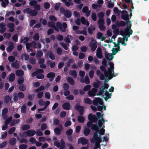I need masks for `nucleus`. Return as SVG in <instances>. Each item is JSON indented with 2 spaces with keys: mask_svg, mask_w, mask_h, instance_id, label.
<instances>
[{
  "mask_svg": "<svg viewBox=\"0 0 149 149\" xmlns=\"http://www.w3.org/2000/svg\"><path fill=\"white\" fill-rule=\"evenodd\" d=\"M56 26L57 27L63 32H65L68 26L67 25L65 22H63L62 24L61 22H57Z\"/></svg>",
  "mask_w": 149,
  "mask_h": 149,
  "instance_id": "1",
  "label": "nucleus"
},
{
  "mask_svg": "<svg viewBox=\"0 0 149 149\" xmlns=\"http://www.w3.org/2000/svg\"><path fill=\"white\" fill-rule=\"evenodd\" d=\"M24 13H26L27 14H30L31 16H34L38 14V12L35 10H32L31 9L27 8L24 9L23 10Z\"/></svg>",
  "mask_w": 149,
  "mask_h": 149,
  "instance_id": "2",
  "label": "nucleus"
},
{
  "mask_svg": "<svg viewBox=\"0 0 149 149\" xmlns=\"http://www.w3.org/2000/svg\"><path fill=\"white\" fill-rule=\"evenodd\" d=\"M36 133V131L34 130H29L23 132L22 134L24 137H26L27 136H32Z\"/></svg>",
  "mask_w": 149,
  "mask_h": 149,
  "instance_id": "3",
  "label": "nucleus"
},
{
  "mask_svg": "<svg viewBox=\"0 0 149 149\" xmlns=\"http://www.w3.org/2000/svg\"><path fill=\"white\" fill-rule=\"evenodd\" d=\"M74 108L77 111H79V114L82 115L84 112V108L83 106H80L79 103L76 104L74 107Z\"/></svg>",
  "mask_w": 149,
  "mask_h": 149,
  "instance_id": "4",
  "label": "nucleus"
},
{
  "mask_svg": "<svg viewBox=\"0 0 149 149\" xmlns=\"http://www.w3.org/2000/svg\"><path fill=\"white\" fill-rule=\"evenodd\" d=\"M91 42L89 44V47H91V49L93 52H94L96 50L97 47V41L94 40L93 38L91 39Z\"/></svg>",
  "mask_w": 149,
  "mask_h": 149,
  "instance_id": "5",
  "label": "nucleus"
},
{
  "mask_svg": "<svg viewBox=\"0 0 149 149\" xmlns=\"http://www.w3.org/2000/svg\"><path fill=\"white\" fill-rule=\"evenodd\" d=\"M121 13H122L121 16V19L126 21L127 23L129 22V15L128 12L126 10H123Z\"/></svg>",
  "mask_w": 149,
  "mask_h": 149,
  "instance_id": "6",
  "label": "nucleus"
},
{
  "mask_svg": "<svg viewBox=\"0 0 149 149\" xmlns=\"http://www.w3.org/2000/svg\"><path fill=\"white\" fill-rule=\"evenodd\" d=\"M93 103L95 106H97L98 104L102 105L103 104L102 98L100 97L95 98V99L93 100Z\"/></svg>",
  "mask_w": 149,
  "mask_h": 149,
  "instance_id": "7",
  "label": "nucleus"
},
{
  "mask_svg": "<svg viewBox=\"0 0 149 149\" xmlns=\"http://www.w3.org/2000/svg\"><path fill=\"white\" fill-rule=\"evenodd\" d=\"M88 119L93 122H97V118L95 115H93L92 113H90L88 116Z\"/></svg>",
  "mask_w": 149,
  "mask_h": 149,
  "instance_id": "8",
  "label": "nucleus"
},
{
  "mask_svg": "<svg viewBox=\"0 0 149 149\" xmlns=\"http://www.w3.org/2000/svg\"><path fill=\"white\" fill-rule=\"evenodd\" d=\"M88 140L83 137L79 138L78 140V143L79 144L81 143L83 145H86L88 144Z\"/></svg>",
  "mask_w": 149,
  "mask_h": 149,
  "instance_id": "9",
  "label": "nucleus"
},
{
  "mask_svg": "<svg viewBox=\"0 0 149 149\" xmlns=\"http://www.w3.org/2000/svg\"><path fill=\"white\" fill-rule=\"evenodd\" d=\"M8 44L9 45L6 48L7 51L8 52H10L14 48V44L10 41L8 42Z\"/></svg>",
  "mask_w": 149,
  "mask_h": 149,
  "instance_id": "10",
  "label": "nucleus"
},
{
  "mask_svg": "<svg viewBox=\"0 0 149 149\" xmlns=\"http://www.w3.org/2000/svg\"><path fill=\"white\" fill-rule=\"evenodd\" d=\"M8 112V109L7 108H4L2 110V116L4 119H6L7 117V114Z\"/></svg>",
  "mask_w": 149,
  "mask_h": 149,
  "instance_id": "11",
  "label": "nucleus"
},
{
  "mask_svg": "<svg viewBox=\"0 0 149 149\" xmlns=\"http://www.w3.org/2000/svg\"><path fill=\"white\" fill-rule=\"evenodd\" d=\"M47 26L49 27L53 28L56 31H58V29L56 27L55 22L52 21L49 22L47 23Z\"/></svg>",
  "mask_w": 149,
  "mask_h": 149,
  "instance_id": "12",
  "label": "nucleus"
},
{
  "mask_svg": "<svg viewBox=\"0 0 149 149\" xmlns=\"http://www.w3.org/2000/svg\"><path fill=\"white\" fill-rule=\"evenodd\" d=\"M62 107L64 109L68 110L70 109V105L68 102H65L63 104Z\"/></svg>",
  "mask_w": 149,
  "mask_h": 149,
  "instance_id": "13",
  "label": "nucleus"
},
{
  "mask_svg": "<svg viewBox=\"0 0 149 149\" xmlns=\"http://www.w3.org/2000/svg\"><path fill=\"white\" fill-rule=\"evenodd\" d=\"M97 38L99 39H101L102 41H103L106 39L105 37L103 36L102 34L100 32H98L97 33Z\"/></svg>",
  "mask_w": 149,
  "mask_h": 149,
  "instance_id": "14",
  "label": "nucleus"
},
{
  "mask_svg": "<svg viewBox=\"0 0 149 149\" xmlns=\"http://www.w3.org/2000/svg\"><path fill=\"white\" fill-rule=\"evenodd\" d=\"M115 23L118 27L120 26L123 27L125 26L126 25V23L123 21H121L119 22L118 21H116Z\"/></svg>",
  "mask_w": 149,
  "mask_h": 149,
  "instance_id": "15",
  "label": "nucleus"
},
{
  "mask_svg": "<svg viewBox=\"0 0 149 149\" xmlns=\"http://www.w3.org/2000/svg\"><path fill=\"white\" fill-rule=\"evenodd\" d=\"M16 74L18 77H21L24 75V72L21 70H17L16 71Z\"/></svg>",
  "mask_w": 149,
  "mask_h": 149,
  "instance_id": "16",
  "label": "nucleus"
},
{
  "mask_svg": "<svg viewBox=\"0 0 149 149\" xmlns=\"http://www.w3.org/2000/svg\"><path fill=\"white\" fill-rule=\"evenodd\" d=\"M129 29H127V28H126L125 29L124 31L120 30V34L122 36H127V34L128 33Z\"/></svg>",
  "mask_w": 149,
  "mask_h": 149,
  "instance_id": "17",
  "label": "nucleus"
},
{
  "mask_svg": "<svg viewBox=\"0 0 149 149\" xmlns=\"http://www.w3.org/2000/svg\"><path fill=\"white\" fill-rule=\"evenodd\" d=\"M11 66L12 67L16 69H18L19 68V64L17 63V60L15 62L12 63L11 64Z\"/></svg>",
  "mask_w": 149,
  "mask_h": 149,
  "instance_id": "18",
  "label": "nucleus"
},
{
  "mask_svg": "<svg viewBox=\"0 0 149 149\" xmlns=\"http://www.w3.org/2000/svg\"><path fill=\"white\" fill-rule=\"evenodd\" d=\"M91 132L90 130L87 128H85L84 130V134L85 136H87L90 134Z\"/></svg>",
  "mask_w": 149,
  "mask_h": 149,
  "instance_id": "19",
  "label": "nucleus"
},
{
  "mask_svg": "<svg viewBox=\"0 0 149 149\" xmlns=\"http://www.w3.org/2000/svg\"><path fill=\"white\" fill-rule=\"evenodd\" d=\"M16 139L15 138H11L9 141V144L11 146L15 145L16 143Z\"/></svg>",
  "mask_w": 149,
  "mask_h": 149,
  "instance_id": "20",
  "label": "nucleus"
},
{
  "mask_svg": "<svg viewBox=\"0 0 149 149\" xmlns=\"http://www.w3.org/2000/svg\"><path fill=\"white\" fill-rule=\"evenodd\" d=\"M64 16L67 18H69L71 17L72 14L71 12L68 10H67L65 11L64 14Z\"/></svg>",
  "mask_w": 149,
  "mask_h": 149,
  "instance_id": "21",
  "label": "nucleus"
},
{
  "mask_svg": "<svg viewBox=\"0 0 149 149\" xmlns=\"http://www.w3.org/2000/svg\"><path fill=\"white\" fill-rule=\"evenodd\" d=\"M91 143H94V142H95V149H97V148H98L100 147V143H98V141H94V140L92 139H91Z\"/></svg>",
  "mask_w": 149,
  "mask_h": 149,
  "instance_id": "22",
  "label": "nucleus"
},
{
  "mask_svg": "<svg viewBox=\"0 0 149 149\" xmlns=\"http://www.w3.org/2000/svg\"><path fill=\"white\" fill-rule=\"evenodd\" d=\"M47 54L49 56V58L52 60H54L55 59V56L54 54L51 51H49L47 52Z\"/></svg>",
  "mask_w": 149,
  "mask_h": 149,
  "instance_id": "23",
  "label": "nucleus"
},
{
  "mask_svg": "<svg viewBox=\"0 0 149 149\" xmlns=\"http://www.w3.org/2000/svg\"><path fill=\"white\" fill-rule=\"evenodd\" d=\"M91 128L92 130L95 131V132H99L98 126L97 125L93 124Z\"/></svg>",
  "mask_w": 149,
  "mask_h": 149,
  "instance_id": "24",
  "label": "nucleus"
},
{
  "mask_svg": "<svg viewBox=\"0 0 149 149\" xmlns=\"http://www.w3.org/2000/svg\"><path fill=\"white\" fill-rule=\"evenodd\" d=\"M68 82L71 85H73L74 84V79L70 77H68L67 79Z\"/></svg>",
  "mask_w": 149,
  "mask_h": 149,
  "instance_id": "25",
  "label": "nucleus"
},
{
  "mask_svg": "<svg viewBox=\"0 0 149 149\" xmlns=\"http://www.w3.org/2000/svg\"><path fill=\"white\" fill-rule=\"evenodd\" d=\"M15 74L13 73H11L10 74L9 76V81H13L15 79Z\"/></svg>",
  "mask_w": 149,
  "mask_h": 149,
  "instance_id": "26",
  "label": "nucleus"
},
{
  "mask_svg": "<svg viewBox=\"0 0 149 149\" xmlns=\"http://www.w3.org/2000/svg\"><path fill=\"white\" fill-rule=\"evenodd\" d=\"M77 119L78 122L81 123H83L85 121L84 117L81 116H78L77 117Z\"/></svg>",
  "mask_w": 149,
  "mask_h": 149,
  "instance_id": "27",
  "label": "nucleus"
},
{
  "mask_svg": "<svg viewBox=\"0 0 149 149\" xmlns=\"http://www.w3.org/2000/svg\"><path fill=\"white\" fill-rule=\"evenodd\" d=\"M30 128V126L29 125L26 124L23 125L21 127V129L23 130H27Z\"/></svg>",
  "mask_w": 149,
  "mask_h": 149,
  "instance_id": "28",
  "label": "nucleus"
},
{
  "mask_svg": "<svg viewBox=\"0 0 149 149\" xmlns=\"http://www.w3.org/2000/svg\"><path fill=\"white\" fill-rule=\"evenodd\" d=\"M18 88L20 91H24L26 89V86L25 85L22 84L19 85Z\"/></svg>",
  "mask_w": 149,
  "mask_h": 149,
  "instance_id": "29",
  "label": "nucleus"
},
{
  "mask_svg": "<svg viewBox=\"0 0 149 149\" xmlns=\"http://www.w3.org/2000/svg\"><path fill=\"white\" fill-rule=\"evenodd\" d=\"M55 75V73L53 72H50L47 75V78H54Z\"/></svg>",
  "mask_w": 149,
  "mask_h": 149,
  "instance_id": "30",
  "label": "nucleus"
},
{
  "mask_svg": "<svg viewBox=\"0 0 149 149\" xmlns=\"http://www.w3.org/2000/svg\"><path fill=\"white\" fill-rule=\"evenodd\" d=\"M69 74L70 75L73 76L75 78L77 77V73L75 70H71L69 72Z\"/></svg>",
  "mask_w": 149,
  "mask_h": 149,
  "instance_id": "31",
  "label": "nucleus"
},
{
  "mask_svg": "<svg viewBox=\"0 0 149 149\" xmlns=\"http://www.w3.org/2000/svg\"><path fill=\"white\" fill-rule=\"evenodd\" d=\"M12 98V97L11 96L10 98V97L9 95H7L5 96L4 97V102L7 104L9 103L10 100H11V98Z\"/></svg>",
  "mask_w": 149,
  "mask_h": 149,
  "instance_id": "32",
  "label": "nucleus"
},
{
  "mask_svg": "<svg viewBox=\"0 0 149 149\" xmlns=\"http://www.w3.org/2000/svg\"><path fill=\"white\" fill-rule=\"evenodd\" d=\"M45 88V87L44 86L41 85L37 89H35L34 91L36 93H38L40 91L44 90Z\"/></svg>",
  "mask_w": 149,
  "mask_h": 149,
  "instance_id": "33",
  "label": "nucleus"
},
{
  "mask_svg": "<svg viewBox=\"0 0 149 149\" xmlns=\"http://www.w3.org/2000/svg\"><path fill=\"white\" fill-rule=\"evenodd\" d=\"M54 132L57 135H59L61 134V130L58 127H56L54 129Z\"/></svg>",
  "mask_w": 149,
  "mask_h": 149,
  "instance_id": "34",
  "label": "nucleus"
},
{
  "mask_svg": "<svg viewBox=\"0 0 149 149\" xmlns=\"http://www.w3.org/2000/svg\"><path fill=\"white\" fill-rule=\"evenodd\" d=\"M16 128L13 127L10 128L8 131V133L9 134H11L13 133L15 131Z\"/></svg>",
  "mask_w": 149,
  "mask_h": 149,
  "instance_id": "35",
  "label": "nucleus"
},
{
  "mask_svg": "<svg viewBox=\"0 0 149 149\" xmlns=\"http://www.w3.org/2000/svg\"><path fill=\"white\" fill-rule=\"evenodd\" d=\"M95 28L94 26L91 27V28L88 27V33L91 34H93V31H95Z\"/></svg>",
  "mask_w": 149,
  "mask_h": 149,
  "instance_id": "36",
  "label": "nucleus"
},
{
  "mask_svg": "<svg viewBox=\"0 0 149 149\" xmlns=\"http://www.w3.org/2000/svg\"><path fill=\"white\" fill-rule=\"evenodd\" d=\"M65 5L68 7H69L71 5H72L73 4L72 3H70V2L67 1V0H61Z\"/></svg>",
  "mask_w": 149,
  "mask_h": 149,
  "instance_id": "37",
  "label": "nucleus"
},
{
  "mask_svg": "<svg viewBox=\"0 0 149 149\" xmlns=\"http://www.w3.org/2000/svg\"><path fill=\"white\" fill-rule=\"evenodd\" d=\"M43 55V52L41 51H39L37 52V54L36 55V58L38 59H39L41 58V57Z\"/></svg>",
  "mask_w": 149,
  "mask_h": 149,
  "instance_id": "38",
  "label": "nucleus"
},
{
  "mask_svg": "<svg viewBox=\"0 0 149 149\" xmlns=\"http://www.w3.org/2000/svg\"><path fill=\"white\" fill-rule=\"evenodd\" d=\"M104 123V120L102 118L101 120H99L98 122V127H101L102 126L103 123Z\"/></svg>",
  "mask_w": 149,
  "mask_h": 149,
  "instance_id": "39",
  "label": "nucleus"
},
{
  "mask_svg": "<svg viewBox=\"0 0 149 149\" xmlns=\"http://www.w3.org/2000/svg\"><path fill=\"white\" fill-rule=\"evenodd\" d=\"M84 30L83 31H78L76 33L77 34H83L85 36H87V32L85 28H84Z\"/></svg>",
  "mask_w": 149,
  "mask_h": 149,
  "instance_id": "40",
  "label": "nucleus"
},
{
  "mask_svg": "<svg viewBox=\"0 0 149 149\" xmlns=\"http://www.w3.org/2000/svg\"><path fill=\"white\" fill-rule=\"evenodd\" d=\"M84 102L87 104H92V101L91 100L88 98H86L84 99Z\"/></svg>",
  "mask_w": 149,
  "mask_h": 149,
  "instance_id": "41",
  "label": "nucleus"
},
{
  "mask_svg": "<svg viewBox=\"0 0 149 149\" xmlns=\"http://www.w3.org/2000/svg\"><path fill=\"white\" fill-rule=\"evenodd\" d=\"M13 100L15 101H17L19 98L17 93L16 92H15L13 94Z\"/></svg>",
  "mask_w": 149,
  "mask_h": 149,
  "instance_id": "42",
  "label": "nucleus"
},
{
  "mask_svg": "<svg viewBox=\"0 0 149 149\" xmlns=\"http://www.w3.org/2000/svg\"><path fill=\"white\" fill-rule=\"evenodd\" d=\"M40 36L38 33H36L33 36V39L36 41H38L39 39Z\"/></svg>",
  "mask_w": 149,
  "mask_h": 149,
  "instance_id": "43",
  "label": "nucleus"
},
{
  "mask_svg": "<svg viewBox=\"0 0 149 149\" xmlns=\"http://www.w3.org/2000/svg\"><path fill=\"white\" fill-rule=\"evenodd\" d=\"M29 40V38L27 37H24V38H22L20 42H22L23 43H25L26 42H28Z\"/></svg>",
  "mask_w": 149,
  "mask_h": 149,
  "instance_id": "44",
  "label": "nucleus"
},
{
  "mask_svg": "<svg viewBox=\"0 0 149 149\" xmlns=\"http://www.w3.org/2000/svg\"><path fill=\"white\" fill-rule=\"evenodd\" d=\"M47 128V126L46 123H42L41 125L40 129L42 131H43Z\"/></svg>",
  "mask_w": 149,
  "mask_h": 149,
  "instance_id": "45",
  "label": "nucleus"
},
{
  "mask_svg": "<svg viewBox=\"0 0 149 149\" xmlns=\"http://www.w3.org/2000/svg\"><path fill=\"white\" fill-rule=\"evenodd\" d=\"M24 81V78L23 77L18 78L17 79V83L19 85L22 84Z\"/></svg>",
  "mask_w": 149,
  "mask_h": 149,
  "instance_id": "46",
  "label": "nucleus"
},
{
  "mask_svg": "<svg viewBox=\"0 0 149 149\" xmlns=\"http://www.w3.org/2000/svg\"><path fill=\"white\" fill-rule=\"evenodd\" d=\"M63 88L64 90H69V84L66 83H64L63 84Z\"/></svg>",
  "mask_w": 149,
  "mask_h": 149,
  "instance_id": "47",
  "label": "nucleus"
},
{
  "mask_svg": "<svg viewBox=\"0 0 149 149\" xmlns=\"http://www.w3.org/2000/svg\"><path fill=\"white\" fill-rule=\"evenodd\" d=\"M8 61L11 62H14L15 61V57L12 56H10L8 57Z\"/></svg>",
  "mask_w": 149,
  "mask_h": 149,
  "instance_id": "48",
  "label": "nucleus"
},
{
  "mask_svg": "<svg viewBox=\"0 0 149 149\" xmlns=\"http://www.w3.org/2000/svg\"><path fill=\"white\" fill-rule=\"evenodd\" d=\"M26 111V107L24 105H23L21 107V111L22 113H25Z\"/></svg>",
  "mask_w": 149,
  "mask_h": 149,
  "instance_id": "49",
  "label": "nucleus"
},
{
  "mask_svg": "<svg viewBox=\"0 0 149 149\" xmlns=\"http://www.w3.org/2000/svg\"><path fill=\"white\" fill-rule=\"evenodd\" d=\"M72 133V129H70L66 131L65 134L67 135V136H68L71 135Z\"/></svg>",
  "mask_w": 149,
  "mask_h": 149,
  "instance_id": "50",
  "label": "nucleus"
},
{
  "mask_svg": "<svg viewBox=\"0 0 149 149\" xmlns=\"http://www.w3.org/2000/svg\"><path fill=\"white\" fill-rule=\"evenodd\" d=\"M18 98L19 99H22L24 97V94L22 92H19L17 93Z\"/></svg>",
  "mask_w": 149,
  "mask_h": 149,
  "instance_id": "51",
  "label": "nucleus"
},
{
  "mask_svg": "<svg viewBox=\"0 0 149 149\" xmlns=\"http://www.w3.org/2000/svg\"><path fill=\"white\" fill-rule=\"evenodd\" d=\"M37 3V2L35 0H32L29 3V5L31 6H35Z\"/></svg>",
  "mask_w": 149,
  "mask_h": 149,
  "instance_id": "52",
  "label": "nucleus"
},
{
  "mask_svg": "<svg viewBox=\"0 0 149 149\" xmlns=\"http://www.w3.org/2000/svg\"><path fill=\"white\" fill-rule=\"evenodd\" d=\"M69 35H68L64 39V41L68 43H71L70 40L69 38Z\"/></svg>",
  "mask_w": 149,
  "mask_h": 149,
  "instance_id": "53",
  "label": "nucleus"
},
{
  "mask_svg": "<svg viewBox=\"0 0 149 149\" xmlns=\"http://www.w3.org/2000/svg\"><path fill=\"white\" fill-rule=\"evenodd\" d=\"M91 17L93 21H96L97 19V16L96 13H92L91 14Z\"/></svg>",
  "mask_w": 149,
  "mask_h": 149,
  "instance_id": "54",
  "label": "nucleus"
},
{
  "mask_svg": "<svg viewBox=\"0 0 149 149\" xmlns=\"http://www.w3.org/2000/svg\"><path fill=\"white\" fill-rule=\"evenodd\" d=\"M3 36L6 38V39H9L11 36V34L9 33H5L3 34Z\"/></svg>",
  "mask_w": 149,
  "mask_h": 149,
  "instance_id": "55",
  "label": "nucleus"
},
{
  "mask_svg": "<svg viewBox=\"0 0 149 149\" xmlns=\"http://www.w3.org/2000/svg\"><path fill=\"white\" fill-rule=\"evenodd\" d=\"M7 142L6 141H4L2 143L0 144V148L2 149L5 147L7 144Z\"/></svg>",
  "mask_w": 149,
  "mask_h": 149,
  "instance_id": "56",
  "label": "nucleus"
},
{
  "mask_svg": "<svg viewBox=\"0 0 149 149\" xmlns=\"http://www.w3.org/2000/svg\"><path fill=\"white\" fill-rule=\"evenodd\" d=\"M97 23L99 25L104 24V19H99L97 21Z\"/></svg>",
  "mask_w": 149,
  "mask_h": 149,
  "instance_id": "57",
  "label": "nucleus"
},
{
  "mask_svg": "<svg viewBox=\"0 0 149 149\" xmlns=\"http://www.w3.org/2000/svg\"><path fill=\"white\" fill-rule=\"evenodd\" d=\"M12 119V117L11 116H10L6 119L5 121V123L8 125L11 121Z\"/></svg>",
  "mask_w": 149,
  "mask_h": 149,
  "instance_id": "58",
  "label": "nucleus"
},
{
  "mask_svg": "<svg viewBox=\"0 0 149 149\" xmlns=\"http://www.w3.org/2000/svg\"><path fill=\"white\" fill-rule=\"evenodd\" d=\"M100 84V82L97 81V82H94L93 84V86L96 88H98L99 87V84Z\"/></svg>",
  "mask_w": 149,
  "mask_h": 149,
  "instance_id": "59",
  "label": "nucleus"
},
{
  "mask_svg": "<svg viewBox=\"0 0 149 149\" xmlns=\"http://www.w3.org/2000/svg\"><path fill=\"white\" fill-rule=\"evenodd\" d=\"M104 88H102V87L100 88V91L98 92L97 95H101L103 94L104 91Z\"/></svg>",
  "mask_w": 149,
  "mask_h": 149,
  "instance_id": "60",
  "label": "nucleus"
},
{
  "mask_svg": "<svg viewBox=\"0 0 149 149\" xmlns=\"http://www.w3.org/2000/svg\"><path fill=\"white\" fill-rule=\"evenodd\" d=\"M88 95L90 97H93L96 95V94L94 93L91 90L89 91L88 92Z\"/></svg>",
  "mask_w": 149,
  "mask_h": 149,
  "instance_id": "61",
  "label": "nucleus"
},
{
  "mask_svg": "<svg viewBox=\"0 0 149 149\" xmlns=\"http://www.w3.org/2000/svg\"><path fill=\"white\" fill-rule=\"evenodd\" d=\"M91 86L90 85H88L85 86L83 88V90L85 91H87L91 88Z\"/></svg>",
  "mask_w": 149,
  "mask_h": 149,
  "instance_id": "62",
  "label": "nucleus"
},
{
  "mask_svg": "<svg viewBox=\"0 0 149 149\" xmlns=\"http://www.w3.org/2000/svg\"><path fill=\"white\" fill-rule=\"evenodd\" d=\"M27 145L26 144H22L20 145L19 148V149H26L27 148Z\"/></svg>",
  "mask_w": 149,
  "mask_h": 149,
  "instance_id": "63",
  "label": "nucleus"
},
{
  "mask_svg": "<svg viewBox=\"0 0 149 149\" xmlns=\"http://www.w3.org/2000/svg\"><path fill=\"white\" fill-rule=\"evenodd\" d=\"M44 76L42 74H38L36 77V78L38 79H42L44 78Z\"/></svg>",
  "mask_w": 149,
  "mask_h": 149,
  "instance_id": "64",
  "label": "nucleus"
}]
</instances>
